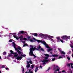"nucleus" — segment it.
<instances>
[{"instance_id": "obj_1", "label": "nucleus", "mask_w": 73, "mask_h": 73, "mask_svg": "<svg viewBox=\"0 0 73 73\" xmlns=\"http://www.w3.org/2000/svg\"><path fill=\"white\" fill-rule=\"evenodd\" d=\"M30 46L31 47V48L30 49V52L29 53V55L30 56H33V51H34V50H39L37 48H36L35 47H34L33 46L30 45Z\"/></svg>"}, {"instance_id": "obj_2", "label": "nucleus", "mask_w": 73, "mask_h": 73, "mask_svg": "<svg viewBox=\"0 0 73 73\" xmlns=\"http://www.w3.org/2000/svg\"><path fill=\"white\" fill-rule=\"evenodd\" d=\"M13 45L14 46V48H15V50L16 51H17L18 54L19 56H20L21 54V51H20V50L19 49H18V48H17L16 47V44H15V42H13Z\"/></svg>"}, {"instance_id": "obj_3", "label": "nucleus", "mask_w": 73, "mask_h": 73, "mask_svg": "<svg viewBox=\"0 0 73 73\" xmlns=\"http://www.w3.org/2000/svg\"><path fill=\"white\" fill-rule=\"evenodd\" d=\"M44 44H46V45H45V46H46V48H47V49H48V48L49 49L47 50V51L48 52H50V51H51V50H52V48H50V47L49 46V45L46 44V42L45 43H44Z\"/></svg>"}, {"instance_id": "obj_4", "label": "nucleus", "mask_w": 73, "mask_h": 73, "mask_svg": "<svg viewBox=\"0 0 73 73\" xmlns=\"http://www.w3.org/2000/svg\"><path fill=\"white\" fill-rule=\"evenodd\" d=\"M33 39L35 40V41H37V42H38V43H40V42H41L42 44H43L44 45H46L44 43H45V42L44 41H42V40H36V38H34Z\"/></svg>"}, {"instance_id": "obj_5", "label": "nucleus", "mask_w": 73, "mask_h": 73, "mask_svg": "<svg viewBox=\"0 0 73 73\" xmlns=\"http://www.w3.org/2000/svg\"><path fill=\"white\" fill-rule=\"evenodd\" d=\"M61 38H62L64 40H66V41H68V40H67V39L70 38V36H67L64 35L61 37Z\"/></svg>"}, {"instance_id": "obj_6", "label": "nucleus", "mask_w": 73, "mask_h": 73, "mask_svg": "<svg viewBox=\"0 0 73 73\" xmlns=\"http://www.w3.org/2000/svg\"><path fill=\"white\" fill-rule=\"evenodd\" d=\"M17 60H21L23 58V57L18 56L15 58Z\"/></svg>"}, {"instance_id": "obj_7", "label": "nucleus", "mask_w": 73, "mask_h": 73, "mask_svg": "<svg viewBox=\"0 0 73 73\" xmlns=\"http://www.w3.org/2000/svg\"><path fill=\"white\" fill-rule=\"evenodd\" d=\"M58 41H60L61 42L63 43L64 42V41L62 40H61L60 39V37H56Z\"/></svg>"}, {"instance_id": "obj_8", "label": "nucleus", "mask_w": 73, "mask_h": 73, "mask_svg": "<svg viewBox=\"0 0 73 73\" xmlns=\"http://www.w3.org/2000/svg\"><path fill=\"white\" fill-rule=\"evenodd\" d=\"M55 66H56V68H58L56 69V70H55V72H57V71H58V72H59L60 71V68L58 67V66L56 65Z\"/></svg>"}, {"instance_id": "obj_9", "label": "nucleus", "mask_w": 73, "mask_h": 73, "mask_svg": "<svg viewBox=\"0 0 73 73\" xmlns=\"http://www.w3.org/2000/svg\"><path fill=\"white\" fill-rule=\"evenodd\" d=\"M21 34H23V35H27L28 34L27 32H24V31H20Z\"/></svg>"}, {"instance_id": "obj_10", "label": "nucleus", "mask_w": 73, "mask_h": 73, "mask_svg": "<svg viewBox=\"0 0 73 73\" xmlns=\"http://www.w3.org/2000/svg\"><path fill=\"white\" fill-rule=\"evenodd\" d=\"M13 36L14 37V38H16L17 40H19V38H18V36H16L14 35Z\"/></svg>"}, {"instance_id": "obj_11", "label": "nucleus", "mask_w": 73, "mask_h": 73, "mask_svg": "<svg viewBox=\"0 0 73 73\" xmlns=\"http://www.w3.org/2000/svg\"><path fill=\"white\" fill-rule=\"evenodd\" d=\"M33 35L35 36H36V37L37 36V33H34L33 34Z\"/></svg>"}, {"instance_id": "obj_12", "label": "nucleus", "mask_w": 73, "mask_h": 73, "mask_svg": "<svg viewBox=\"0 0 73 73\" xmlns=\"http://www.w3.org/2000/svg\"><path fill=\"white\" fill-rule=\"evenodd\" d=\"M44 55L45 56H46V57H49V55L48 54H44Z\"/></svg>"}, {"instance_id": "obj_13", "label": "nucleus", "mask_w": 73, "mask_h": 73, "mask_svg": "<svg viewBox=\"0 0 73 73\" xmlns=\"http://www.w3.org/2000/svg\"><path fill=\"white\" fill-rule=\"evenodd\" d=\"M37 70H38V67L36 66L35 70V72H37Z\"/></svg>"}, {"instance_id": "obj_14", "label": "nucleus", "mask_w": 73, "mask_h": 73, "mask_svg": "<svg viewBox=\"0 0 73 73\" xmlns=\"http://www.w3.org/2000/svg\"><path fill=\"white\" fill-rule=\"evenodd\" d=\"M61 54H65V52L63 51H62L61 52Z\"/></svg>"}, {"instance_id": "obj_15", "label": "nucleus", "mask_w": 73, "mask_h": 73, "mask_svg": "<svg viewBox=\"0 0 73 73\" xmlns=\"http://www.w3.org/2000/svg\"><path fill=\"white\" fill-rule=\"evenodd\" d=\"M52 68H53V70H54L55 71V65H54L52 66Z\"/></svg>"}, {"instance_id": "obj_16", "label": "nucleus", "mask_w": 73, "mask_h": 73, "mask_svg": "<svg viewBox=\"0 0 73 73\" xmlns=\"http://www.w3.org/2000/svg\"><path fill=\"white\" fill-rule=\"evenodd\" d=\"M31 69H33L34 68V65H31Z\"/></svg>"}, {"instance_id": "obj_17", "label": "nucleus", "mask_w": 73, "mask_h": 73, "mask_svg": "<svg viewBox=\"0 0 73 73\" xmlns=\"http://www.w3.org/2000/svg\"><path fill=\"white\" fill-rule=\"evenodd\" d=\"M39 36H44V35L40 33L39 35Z\"/></svg>"}, {"instance_id": "obj_18", "label": "nucleus", "mask_w": 73, "mask_h": 73, "mask_svg": "<svg viewBox=\"0 0 73 73\" xmlns=\"http://www.w3.org/2000/svg\"><path fill=\"white\" fill-rule=\"evenodd\" d=\"M18 49H19V50H21V47H20V46H18Z\"/></svg>"}, {"instance_id": "obj_19", "label": "nucleus", "mask_w": 73, "mask_h": 73, "mask_svg": "<svg viewBox=\"0 0 73 73\" xmlns=\"http://www.w3.org/2000/svg\"><path fill=\"white\" fill-rule=\"evenodd\" d=\"M38 47H37V48H38V49H40V48H41V46H40V44L38 45Z\"/></svg>"}, {"instance_id": "obj_20", "label": "nucleus", "mask_w": 73, "mask_h": 73, "mask_svg": "<svg viewBox=\"0 0 73 73\" xmlns=\"http://www.w3.org/2000/svg\"><path fill=\"white\" fill-rule=\"evenodd\" d=\"M30 66H31V65L29 64L27 66H26V67H27V68H29Z\"/></svg>"}, {"instance_id": "obj_21", "label": "nucleus", "mask_w": 73, "mask_h": 73, "mask_svg": "<svg viewBox=\"0 0 73 73\" xmlns=\"http://www.w3.org/2000/svg\"><path fill=\"white\" fill-rule=\"evenodd\" d=\"M48 38H50L51 40H52V36H48Z\"/></svg>"}, {"instance_id": "obj_22", "label": "nucleus", "mask_w": 73, "mask_h": 73, "mask_svg": "<svg viewBox=\"0 0 73 73\" xmlns=\"http://www.w3.org/2000/svg\"><path fill=\"white\" fill-rule=\"evenodd\" d=\"M10 52H11V54H14V52H13V51L12 50H10Z\"/></svg>"}, {"instance_id": "obj_23", "label": "nucleus", "mask_w": 73, "mask_h": 73, "mask_svg": "<svg viewBox=\"0 0 73 73\" xmlns=\"http://www.w3.org/2000/svg\"><path fill=\"white\" fill-rule=\"evenodd\" d=\"M40 50H41V51H42V52H44V49L42 48H41Z\"/></svg>"}, {"instance_id": "obj_24", "label": "nucleus", "mask_w": 73, "mask_h": 73, "mask_svg": "<svg viewBox=\"0 0 73 73\" xmlns=\"http://www.w3.org/2000/svg\"><path fill=\"white\" fill-rule=\"evenodd\" d=\"M6 54H7V52H4L3 53V55H5Z\"/></svg>"}, {"instance_id": "obj_25", "label": "nucleus", "mask_w": 73, "mask_h": 73, "mask_svg": "<svg viewBox=\"0 0 73 73\" xmlns=\"http://www.w3.org/2000/svg\"><path fill=\"white\" fill-rule=\"evenodd\" d=\"M67 66L69 67H70V64H68L67 65Z\"/></svg>"}, {"instance_id": "obj_26", "label": "nucleus", "mask_w": 73, "mask_h": 73, "mask_svg": "<svg viewBox=\"0 0 73 73\" xmlns=\"http://www.w3.org/2000/svg\"><path fill=\"white\" fill-rule=\"evenodd\" d=\"M21 42H23V44H25V41H24L23 40H22L21 41Z\"/></svg>"}, {"instance_id": "obj_27", "label": "nucleus", "mask_w": 73, "mask_h": 73, "mask_svg": "<svg viewBox=\"0 0 73 73\" xmlns=\"http://www.w3.org/2000/svg\"><path fill=\"white\" fill-rule=\"evenodd\" d=\"M58 50L59 51V52H60L62 51V50H60V49L59 48H58Z\"/></svg>"}, {"instance_id": "obj_28", "label": "nucleus", "mask_w": 73, "mask_h": 73, "mask_svg": "<svg viewBox=\"0 0 73 73\" xmlns=\"http://www.w3.org/2000/svg\"><path fill=\"white\" fill-rule=\"evenodd\" d=\"M30 38H31V36L27 37L28 40H30Z\"/></svg>"}, {"instance_id": "obj_29", "label": "nucleus", "mask_w": 73, "mask_h": 73, "mask_svg": "<svg viewBox=\"0 0 73 73\" xmlns=\"http://www.w3.org/2000/svg\"><path fill=\"white\" fill-rule=\"evenodd\" d=\"M13 40H11V39H10L9 42H12Z\"/></svg>"}, {"instance_id": "obj_30", "label": "nucleus", "mask_w": 73, "mask_h": 73, "mask_svg": "<svg viewBox=\"0 0 73 73\" xmlns=\"http://www.w3.org/2000/svg\"><path fill=\"white\" fill-rule=\"evenodd\" d=\"M67 53L68 54H70L71 53V51H70L69 52H68Z\"/></svg>"}, {"instance_id": "obj_31", "label": "nucleus", "mask_w": 73, "mask_h": 73, "mask_svg": "<svg viewBox=\"0 0 73 73\" xmlns=\"http://www.w3.org/2000/svg\"><path fill=\"white\" fill-rule=\"evenodd\" d=\"M67 58L68 60H70V58H69V57H67Z\"/></svg>"}, {"instance_id": "obj_32", "label": "nucleus", "mask_w": 73, "mask_h": 73, "mask_svg": "<svg viewBox=\"0 0 73 73\" xmlns=\"http://www.w3.org/2000/svg\"><path fill=\"white\" fill-rule=\"evenodd\" d=\"M44 58L46 60H47L48 58V57H44Z\"/></svg>"}, {"instance_id": "obj_33", "label": "nucleus", "mask_w": 73, "mask_h": 73, "mask_svg": "<svg viewBox=\"0 0 73 73\" xmlns=\"http://www.w3.org/2000/svg\"><path fill=\"white\" fill-rule=\"evenodd\" d=\"M33 57H34V58H36V55L34 54H33Z\"/></svg>"}, {"instance_id": "obj_34", "label": "nucleus", "mask_w": 73, "mask_h": 73, "mask_svg": "<svg viewBox=\"0 0 73 73\" xmlns=\"http://www.w3.org/2000/svg\"><path fill=\"white\" fill-rule=\"evenodd\" d=\"M29 63L31 64H32V61L30 60L29 62Z\"/></svg>"}, {"instance_id": "obj_35", "label": "nucleus", "mask_w": 73, "mask_h": 73, "mask_svg": "<svg viewBox=\"0 0 73 73\" xmlns=\"http://www.w3.org/2000/svg\"><path fill=\"white\" fill-rule=\"evenodd\" d=\"M63 57H62L61 56H60L59 57V59H60V58H63Z\"/></svg>"}, {"instance_id": "obj_36", "label": "nucleus", "mask_w": 73, "mask_h": 73, "mask_svg": "<svg viewBox=\"0 0 73 73\" xmlns=\"http://www.w3.org/2000/svg\"><path fill=\"white\" fill-rule=\"evenodd\" d=\"M50 57H55V54H52V56H50Z\"/></svg>"}, {"instance_id": "obj_37", "label": "nucleus", "mask_w": 73, "mask_h": 73, "mask_svg": "<svg viewBox=\"0 0 73 73\" xmlns=\"http://www.w3.org/2000/svg\"><path fill=\"white\" fill-rule=\"evenodd\" d=\"M22 39H23V40H27V39L25 38Z\"/></svg>"}, {"instance_id": "obj_38", "label": "nucleus", "mask_w": 73, "mask_h": 73, "mask_svg": "<svg viewBox=\"0 0 73 73\" xmlns=\"http://www.w3.org/2000/svg\"><path fill=\"white\" fill-rule=\"evenodd\" d=\"M58 56V54L55 55V57H57Z\"/></svg>"}, {"instance_id": "obj_39", "label": "nucleus", "mask_w": 73, "mask_h": 73, "mask_svg": "<svg viewBox=\"0 0 73 73\" xmlns=\"http://www.w3.org/2000/svg\"><path fill=\"white\" fill-rule=\"evenodd\" d=\"M45 62H48L49 60H45Z\"/></svg>"}, {"instance_id": "obj_40", "label": "nucleus", "mask_w": 73, "mask_h": 73, "mask_svg": "<svg viewBox=\"0 0 73 73\" xmlns=\"http://www.w3.org/2000/svg\"><path fill=\"white\" fill-rule=\"evenodd\" d=\"M30 41H31V42H34V41H33V39H31L30 40Z\"/></svg>"}, {"instance_id": "obj_41", "label": "nucleus", "mask_w": 73, "mask_h": 73, "mask_svg": "<svg viewBox=\"0 0 73 73\" xmlns=\"http://www.w3.org/2000/svg\"><path fill=\"white\" fill-rule=\"evenodd\" d=\"M21 35V32H20V33H18V35Z\"/></svg>"}, {"instance_id": "obj_42", "label": "nucleus", "mask_w": 73, "mask_h": 73, "mask_svg": "<svg viewBox=\"0 0 73 73\" xmlns=\"http://www.w3.org/2000/svg\"><path fill=\"white\" fill-rule=\"evenodd\" d=\"M5 68V66L4 65H3L1 67V68Z\"/></svg>"}, {"instance_id": "obj_43", "label": "nucleus", "mask_w": 73, "mask_h": 73, "mask_svg": "<svg viewBox=\"0 0 73 73\" xmlns=\"http://www.w3.org/2000/svg\"><path fill=\"white\" fill-rule=\"evenodd\" d=\"M47 37H48V36L46 35L44 36V38H47Z\"/></svg>"}, {"instance_id": "obj_44", "label": "nucleus", "mask_w": 73, "mask_h": 73, "mask_svg": "<svg viewBox=\"0 0 73 73\" xmlns=\"http://www.w3.org/2000/svg\"><path fill=\"white\" fill-rule=\"evenodd\" d=\"M55 60V58H54V59H52V61H54Z\"/></svg>"}, {"instance_id": "obj_45", "label": "nucleus", "mask_w": 73, "mask_h": 73, "mask_svg": "<svg viewBox=\"0 0 73 73\" xmlns=\"http://www.w3.org/2000/svg\"><path fill=\"white\" fill-rule=\"evenodd\" d=\"M20 37H21V38H23V36H22V35H21Z\"/></svg>"}, {"instance_id": "obj_46", "label": "nucleus", "mask_w": 73, "mask_h": 73, "mask_svg": "<svg viewBox=\"0 0 73 73\" xmlns=\"http://www.w3.org/2000/svg\"><path fill=\"white\" fill-rule=\"evenodd\" d=\"M31 69H30L29 70V72H28V73H30V72H31Z\"/></svg>"}, {"instance_id": "obj_47", "label": "nucleus", "mask_w": 73, "mask_h": 73, "mask_svg": "<svg viewBox=\"0 0 73 73\" xmlns=\"http://www.w3.org/2000/svg\"><path fill=\"white\" fill-rule=\"evenodd\" d=\"M50 69V67H49L48 70H47V71H48V70H49Z\"/></svg>"}, {"instance_id": "obj_48", "label": "nucleus", "mask_w": 73, "mask_h": 73, "mask_svg": "<svg viewBox=\"0 0 73 73\" xmlns=\"http://www.w3.org/2000/svg\"><path fill=\"white\" fill-rule=\"evenodd\" d=\"M39 68H41V69H42V67L41 66H39Z\"/></svg>"}, {"instance_id": "obj_49", "label": "nucleus", "mask_w": 73, "mask_h": 73, "mask_svg": "<svg viewBox=\"0 0 73 73\" xmlns=\"http://www.w3.org/2000/svg\"><path fill=\"white\" fill-rule=\"evenodd\" d=\"M70 46L72 48H73V46L71 44H70Z\"/></svg>"}, {"instance_id": "obj_50", "label": "nucleus", "mask_w": 73, "mask_h": 73, "mask_svg": "<svg viewBox=\"0 0 73 73\" xmlns=\"http://www.w3.org/2000/svg\"><path fill=\"white\" fill-rule=\"evenodd\" d=\"M62 72H63V73H65V70H63L62 71Z\"/></svg>"}, {"instance_id": "obj_51", "label": "nucleus", "mask_w": 73, "mask_h": 73, "mask_svg": "<svg viewBox=\"0 0 73 73\" xmlns=\"http://www.w3.org/2000/svg\"><path fill=\"white\" fill-rule=\"evenodd\" d=\"M70 65H71V66H72L73 65V63H71Z\"/></svg>"}, {"instance_id": "obj_52", "label": "nucleus", "mask_w": 73, "mask_h": 73, "mask_svg": "<svg viewBox=\"0 0 73 73\" xmlns=\"http://www.w3.org/2000/svg\"><path fill=\"white\" fill-rule=\"evenodd\" d=\"M62 57H65V55H62Z\"/></svg>"}, {"instance_id": "obj_53", "label": "nucleus", "mask_w": 73, "mask_h": 73, "mask_svg": "<svg viewBox=\"0 0 73 73\" xmlns=\"http://www.w3.org/2000/svg\"><path fill=\"white\" fill-rule=\"evenodd\" d=\"M26 56V55L25 54L23 55V57H25Z\"/></svg>"}, {"instance_id": "obj_54", "label": "nucleus", "mask_w": 73, "mask_h": 73, "mask_svg": "<svg viewBox=\"0 0 73 73\" xmlns=\"http://www.w3.org/2000/svg\"><path fill=\"white\" fill-rule=\"evenodd\" d=\"M12 54L11 53H10L9 54V56H12Z\"/></svg>"}, {"instance_id": "obj_55", "label": "nucleus", "mask_w": 73, "mask_h": 73, "mask_svg": "<svg viewBox=\"0 0 73 73\" xmlns=\"http://www.w3.org/2000/svg\"><path fill=\"white\" fill-rule=\"evenodd\" d=\"M43 62H45V60H43L42 61Z\"/></svg>"}, {"instance_id": "obj_56", "label": "nucleus", "mask_w": 73, "mask_h": 73, "mask_svg": "<svg viewBox=\"0 0 73 73\" xmlns=\"http://www.w3.org/2000/svg\"><path fill=\"white\" fill-rule=\"evenodd\" d=\"M25 44V46H28V45L27 44Z\"/></svg>"}, {"instance_id": "obj_57", "label": "nucleus", "mask_w": 73, "mask_h": 73, "mask_svg": "<svg viewBox=\"0 0 73 73\" xmlns=\"http://www.w3.org/2000/svg\"><path fill=\"white\" fill-rule=\"evenodd\" d=\"M14 54H17V52H14Z\"/></svg>"}, {"instance_id": "obj_58", "label": "nucleus", "mask_w": 73, "mask_h": 73, "mask_svg": "<svg viewBox=\"0 0 73 73\" xmlns=\"http://www.w3.org/2000/svg\"><path fill=\"white\" fill-rule=\"evenodd\" d=\"M45 64H45V62H44L43 63V64H42L43 65H44V64H45Z\"/></svg>"}, {"instance_id": "obj_59", "label": "nucleus", "mask_w": 73, "mask_h": 73, "mask_svg": "<svg viewBox=\"0 0 73 73\" xmlns=\"http://www.w3.org/2000/svg\"><path fill=\"white\" fill-rule=\"evenodd\" d=\"M24 70H25V69L24 68L23 69L22 71H23V72H24Z\"/></svg>"}, {"instance_id": "obj_60", "label": "nucleus", "mask_w": 73, "mask_h": 73, "mask_svg": "<svg viewBox=\"0 0 73 73\" xmlns=\"http://www.w3.org/2000/svg\"><path fill=\"white\" fill-rule=\"evenodd\" d=\"M14 57H17V55L16 54H14Z\"/></svg>"}, {"instance_id": "obj_61", "label": "nucleus", "mask_w": 73, "mask_h": 73, "mask_svg": "<svg viewBox=\"0 0 73 73\" xmlns=\"http://www.w3.org/2000/svg\"><path fill=\"white\" fill-rule=\"evenodd\" d=\"M9 68H8L7 67V68H5V69H6V70H8V69H9Z\"/></svg>"}, {"instance_id": "obj_62", "label": "nucleus", "mask_w": 73, "mask_h": 73, "mask_svg": "<svg viewBox=\"0 0 73 73\" xmlns=\"http://www.w3.org/2000/svg\"><path fill=\"white\" fill-rule=\"evenodd\" d=\"M16 33H13V35H16Z\"/></svg>"}, {"instance_id": "obj_63", "label": "nucleus", "mask_w": 73, "mask_h": 73, "mask_svg": "<svg viewBox=\"0 0 73 73\" xmlns=\"http://www.w3.org/2000/svg\"><path fill=\"white\" fill-rule=\"evenodd\" d=\"M29 73H33V72H32V71H31V72H29Z\"/></svg>"}, {"instance_id": "obj_64", "label": "nucleus", "mask_w": 73, "mask_h": 73, "mask_svg": "<svg viewBox=\"0 0 73 73\" xmlns=\"http://www.w3.org/2000/svg\"><path fill=\"white\" fill-rule=\"evenodd\" d=\"M71 68H72V69H73V66H71Z\"/></svg>"}]
</instances>
